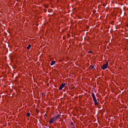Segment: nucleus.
I'll return each instance as SVG.
<instances>
[{
    "instance_id": "obj_1",
    "label": "nucleus",
    "mask_w": 128,
    "mask_h": 128,
    "mask_svg": "<svg viewBox=\"0 0 128 128\" xmlns=\"http://www.w3.org/2000/svg\"><path fill=\"white\" fill-rule=\"evenodd\" d=\"M92 98L94 101V104L95 106H98V100H96V96H94V93H92Z\"/></svg>"
},
{
    "instance_id": "obj_2",
    "label": "nucleus",
    "mask_w": 128,
    "mask_h": 128,
    "mask_svg": "<svg viewBox=\"0 0 128 128\" xmlns=\"http://www.w3.org/2000/svg\"><path fill=\"white\" fill-rule=\"evenodd\" d=\"M108 62H106V64H104L101 68L102 70H106V68H108Z\"/></svg>"
},
{
    "instance_id": "obj_3",
    "label": "nucleus",
    "mask_w": 128,
    "mask_h": 128,
    "mask_svg": "<svg viewBox=\"0 0 128 128\" xmlns=\"http://www.w3.org/2000/svg\"><path fill=\"white\" fill-rule=\"evenodd\" d=\"M64 86H66L65 83H62L59 87V90H62L64 88Z\"/></svg>"
},
{
    "instance_id": "obj_4",
    "label": "nucleus",
    "mask_w": 128,
    "mask_h": 128,
    "mask_svg": "<svg viewBox=\"0 0 128 128\" xmlns=\"http://www.w3.org/2000/svg\"><path fill=\"white\" fill-rule=\"evenodd\" d=\"M54 119L53 118V117H52V118H51L50 120L49 121V123L50 124H52V122H54Z\"/></svg>"
},
{
    "instance_id": "obj_5",
    "label": "nucleus",
    "mask_w": 128,
    "mask_h": 128,
    "mask_svg": "<svg viewBox=\"0 0 128 128\" xmlns=\"http://www.w3.org/2000/svg\"><path fill=\"white\" fill-rule=\"evenodd\" d=\"M60 114H58V116H55V118H56V120H60Z\"/></svg>"
},
{
    "instance_id": "obj_6",
    "label": "nucleus",
    "mask_w": 128,
    "mask_h": 128,
    "mask_svg": "<svg viewBox=\"0 0 128 128\" xmlns=\"http://www.w3.org/2000/svg\"><path fill=\"white\" fill-rule=\"evenodd\" d=\"M56 64V61H52L50 63V66H54V64Z\"/></svg>"
},
{
    "instance_id": "obj_7",
    "label": "nucleus",
    "mask_w": 128,
    "mask_h": 128,
    "mask_svg": "<svg viewBox=\"0 0 128 128\" xmlns=\"http://www.w3.org/2000/svg\"><path fill=\"white\" fill-rule=\"evenodd\" d=\"M31 46H32V45L30 44H29L28 46L26 48L27 50H30V48Z\"/></svg>"
},
{
    "instance_id": "obj_8",
    "label": "nucleus",
    "mask_w": 128,
    "mask_h": 128,
    "mask_svg": "<svg viewBox=\"0 0 128 128\" xmlns=\"http://www.w3.org/2000/svg\"><path fill=\"white\" fill-rule=\"evenodd\" d=\"M36 112L37 114H38V112H40V111L38 109L36 110Z\"/></svg>"
},
{
    "instance_id": "obj_9",
    "label": "nucleus",
    "mask_w": 128,
    "mask_h": 128,
    "mask_svg": "<svg viewBox=\"0 0 128 128\" xmlns=\"http://www.w3.org/2000/svg\"><path fill=\"white\" fill-rule=\"evenodd\" d=\"M30 116V112L27 113L26 116L28 118V116Z\"/></svg>"
},
{
    "instance_id": "obj_10",
    "label": "nucleus",
    "mask_w": 128,
    "mask_h": 128,
    "mask_svg": "<svg viewBox=\"0 0 128 128\" xmlns=\"http://www.w3.org/2000/svg\"><path fill=\"white\" fill-rule=\"evenodd\" d=\"M90 68L92 70H94V66H90Z\"/></svg>"
},
{
    "instance_id": "obj_11",
    "label": "nucleus",
    "mask_w": 128,
    "mask_h": 128,
    "mask_svg": "<svg viewBox=\"0 0 128 128\" xmlns=\"http://www.w3.org/2000/svg\"><path fill=\"white\" fill-rule=\"evenodd\" d=\"M70 126H74V122H72L70 123Z\"/></svg>"
},
{
    "instance_id": "obj_12",
    "label": "nucleus",
    "mask_w": 128,
    "mask_h": 128,
    "mask_svg": "<svg viewBox=\"0 0 128 128\" xmlns=\"http://www.w3.org/2000/svg\"><path fill=\"white\" fill-rule=\"evenodd\" d=\"M53 118H54V120H58V119L56 117H53Z\"/></svg>"
},
{
    "instance_id": "obj_13",
    "label": "nucleus",
    "mask_w": 128,
    "mask_h": 128,
    "mask_svg": "<svg viewBox=\"0 0 128 128\" xmlns=\"http://www.w3.org/2000/svg\"><path fill=\"white\" fill-rule=\"evenodd\" d=\"M88 52H89L90 54H92V52H90V51H89Z\"/></svg>"
},
{
    "instance_id": "obj_14",
    "label": "nucleus",
    "mask_w": 128,
    "mask_h": 128,
    "mask_svg": "<svg viewBox=\"0 0 128 128\" xmlns=\"http://www.w3.org/2000/svg\"><path fill=\"white\" fill-rule=\"evenodd\" d=\"M44 12H46V10H45Z\"/></svg>"
},
{
    "instance_id": "obj_15",
    "label": "nucleus",
    "mask_w": 128,
    "mask_h": 128,
    "mask_svg": "<svg viewBox=\"0 0 128 128\" xmlns=\"http://www.w3.org/2000/svg\"><path fill=\"white\" fill-rule=\"evenodd\" d=\"M80 96H79V98H80Z\"/></svg>"
},
{
    "instance_id": "obj_16",
    "label": "nucleus",
    "mask_w": 128,
    "mask_h": 128,
    "mask_svg": "<svg viewBox=\"0 0 128 128\" xmlns=\"http://www.w3.org/2000/svg\"><path fill=\"white\" fill-rule=\"evenodd\" d=\"M72 128H74V127H73Z\"/></svg>"
}]
</instances>
